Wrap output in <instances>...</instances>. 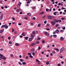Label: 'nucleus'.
I'll list each match as a JSON object with an SVG mask.
<instances>
[{
    "mask_svg": "<svg viewBox=\"0 0 66 66\" xmlns=\"http://www.w3.org/2000/svg\"><path fill=\"white\" fill-rule=\"evenodd\" d=\"M8 38V39H9V40H10V39H11V38L10 37H9Z\"/></svg>",
    "mask_w": 66,
    "mask_h": 66,
    "instance_id": "nucleus-60",
    "label": "nucleus"
},
{
    "mask_svg": "<svg viewBox=\"0 0 66 66\" xmlns=\"http://www.w3.org/2000/svg\"><path fill=\"white\" fill-rule=\"evenodd\" d=\"M0 58H1L2 59H3V60H6V58L4 57L3 56V55L0 54Z\"/></svg>",
    "mask_w": 66,
    "mask_h": 66,
    "instance_id": "nucleus-1",
    "label": "nucleus"
},
{
    "mask_svg": "<svg viewBox=\"0 0 66 66\" xmlns=\"http://www.w3.org/2000/svg\"><path fill=\"white\" fill-rule=\"evenodd\" d=\"M17 33L16 31H14V33H15V34H17Z\"/></svg>",
    "mask_w": 66,
    "mask_h": 66,
    "instance_id": "nucleus-63",
    "label": "nucleus"
},
{
    "mask_svg": "<svg viewBox=\"0 0 66 66\" xmlns=\"http://www.w3.org/2000/svg\"><path fill=\"white\" fill-rule=\"evenodd\" d=\"M52 18H55V17L53 15L52 16Z\"/></svg>",
    "mask_w": 66,
    "mask_h": 66,
    "instance_id": "nucleus-19",
    "label": "nucleus"
},
{
    "mask_svg": "<svg viewBox=\"0 0 66 66\" xmlns=\"http://www.w3.org/2000/svg\"><path fill=\"white\" fill-rule=\"evenodd\" d=\"M62 13H63V12L62 11L60 12V14H62Z\"/></svg>",
    "mask_w": 66,
    "mask_h": 66,
    "instance_id": "nucleus-53",
    "label": "nucleus"
},
{
    "mask_svg": "<svg viewBox=\"0 0 66 66\" xmlns=\"http://www.w3.org/2000/svg\"><path fill=\"white\" fill-rule=\"evenodd\" d=\"M27 15L28 16H31V13H27Z\"/></svg>",
    "mask_w": 66,
    "mask_h": 66,
    "instance_id": "nucleus-12",
    "label": "nucleus"
},
{
    "mask_svg": "<svg viewBox=\"0 0 66 66\" xmlns=\"http://www.w3.org/2000/svg\"><path fill=\"white\" fill-rule=\"evenodd\" d=\"M56 33H59V31L58 29H57L56 30Z\"/></svg>",
    "mask_w": 66,
    "mask_h": 66,
    "instance_id": "nucleus-22",
    "label": "nucleus"
},
{
    "mask_svg": "<svg viewBox=\"0 0 66 66\" xmlns=\"http://www.w3.org/2000/svg\"><path fill=\"white\" fill-rule=\"evenodd\" d=\"M22 35H23V36H24V33H23L22 34Z\"/></svg>",
    "mask_w": 66,
    "mask_h": 66,
    "instance_id": "nucleus-52",
    "label": "nucleus"
},
{
    "mask_svg": "<svg viewBox=\"0 0 66 66\" xmlns=\"http://www.w3.org/2000/svg\"><path fill=\"white\" fill-rule=\"evenodd\" d=\"M60 57L61 59H62V58L63 57L62 56H60Z\"/></svg>",
    "mask_w": 66,
    "mask_h": 66,
    "instance_id": "nucleus-42",
    "label": "nucleus"
},
{
    "mask_svg": "<svg viewBox=\"0 0 66 66\" xmlns=\"http://www.w3.org/2000/svg\"><path fill=\"white\" fill-rule=\"evenodd\" d=\"M40 38H39V37H38V38H37V39L38 40H40Z\"/></svg>",
    "mask_w": 66,
    "mask_h": 66,
    "instance_id": "nucleus-34",
    "label": "nucleus"
},
{
    "mask_svg": "<svg viewBox=\"0 0 66 66\" xmlns=\"http://www.w3.org/2000/svg\"><path fill=\"white\" fill-rule=\"evenodd\" d=\"M9 44H12V43L11 42V41H10L9 42Z\"/></svg>",
    "mask_w": 66,
    "mask_h": 66,
    "instance_id": "nucleus-50",
    "label": "nucleus"
},
{
    "mask_svg": "<svg viewBox=\"0 0 66 66\" xmlns=\"http://www.w3.org/2000/svg\"><path fill=\"white\" fill-rule=\"evenodd\" d=\"M35 33H36V32H35V31H34L32 32L33 34H35Z\"/></svg>",
    "mask_w": 66,
    "mask_h": 66,
    "instance_id": "nucleus-26",
    "label": "nucleus"
},
{
    "mask_svg": "<svg viewBox=\"0 0 66 66\" xmlns=\"http://www.w3.org/2000/svg\"><path fill=\"white\" fill-rule=\"evenodd\" d=\"M33 20H35L36 19V18L35 17H33L32 18Z\"/></svg>",
    "mask_w": 66,
    "mask_h": 66,
    "instance_id": "nucleus-37",
    "label": "nucleus"
},
{
    "mask_svg": "<svg viewBox=\"0 0 66 66\" xmlns=\"http://www.w3.org/2000/svg\"><path fill=\"white\" fill-rule=\"evenodd\" d=\"M47 18L48 19H52V16H51L49 15L48 16Z\"/></svg>",
    "mask_w": 66,
    "mask_h": 66,
    "instance_id": "nucleus-4",
    "label": "nucleus"
},
{
    "mask_svg": "<svg viewBox=\"0 0 66 66\" xmlns=\"http://www.w3.org/2000/svg\"><path fill=\"white\" fill-rule=\"evenodd\" d=\"M7 26V24H5V25H2V28H5V26Z\"/></svg>",
    "mask_w": 66,
    "mask_h": 66,
    "instance_id": "nucleus-7",
    "label": "nucleus"
},
{
    "mask_svg": "<svg viewBox=\"0 0 66 66\" xmlns=\"http://www.w3.org/2000/svg\"><path fill=\"white\" fill-rule=\"evenodd\" d=\"M59 25V24H57L55 26L56 27H58Z\"/></svg>",
    "mask_w": 66,
    "mask_h": 66,
    "instance_id": "nucleus-35",
    "label": "nucleus"
},
{
    "mask_svg": "<svg viewBox=\"0 0 66 66\" xmlns=\"http://www.w3.org/2000/svg\"><path fill=\"white\" fill-rule=\"evenodd\" d=\"M26 59H28V56H27L26 57Z\"/></svg>",
    "mask_w": 66,
    "mask_h": 66,
    "instance_id": "nucleus-64",
    "label": "nucleus"
},
{
    "mask_svg": "<svg viewBox=\"0 0 66 66\" xmlns=\"http://www.w3.org/2000/svg\"><path fill=\"white\" fill-rule=\"evenodd\" d=\"M24 19H26V20H28V18H27V17H24Z\"/></svg>",
    "mask_w": 66,
    "mask_h": 66,
    "instance_id": "nucleus-28",
    "label": "nucleus"
},
{
    "mask_svg": "<svg viewBox=\"0 0 66 66\" xmlns=\"http://www.w3.org/2000/svg\"><path fill=\"white\" fill-rule=\"evenodd\" d=\"M4 30H0V33H3V32Z\"/></svg>",
    "mask_w": 66,
    "mask_h": 66,
    "instance_id": "nucleus-17",
    "label": "nucleus"
},
{
    "mask_svg": "<svg viewBox=\"0 0 66 66\" xmlns=\"http://www.w3.org/2000/svg\"><path fill=\"white\" fill-rule=\"evenodd\" d=\"M20 11V9H17V11L18 12H19V11Z\"/></svg>",
    "mask_w": 66,
    "mask_h": 66,
    "instance_id": "nucleus-23",
    "label": "nucleus"
},
{
    "mask_svg": "<svg viewBox=\"0 0 66 66\" xmlns=\"http://www.w3.org/2000/svg\"><path fill=\"white\" fill-rule=\"evenodd\" d=\"M35 9H36V7H34L33 8V10H35Z\"/></svg>",
    "mask_w": 66,
    "mask_h": 66,
    "instance_id": "nucleus-48",
    "label": "nucleus"
},
{
    "mask_svg": "<svg viewBox=\"0 0 66 66\" xmlns=\"http://www.w3.org/2000/svg\"><path fill=\"white\" fill-rule=\"evenodd\" d=\"M30 1H28L27 2V3H28V4H29V3H30Z\"/></svg>",
    "mask_w": 66,
    "mask_h": 66,
    "instance_id": "nucleus-46",
    "label": "nucleus"
},
{
    "mask_svg": "<svg viewBox=\"0 0 66 66\" xmlns=\"http://www.w3.org/2000/svg\"><path fill=\"white\" fill-rule=\"evenodd\" d=\"M59 22L60 23V22H61V20H57L56 21V22H57H57Z\"/></svg>",
    "mask_w": 66,
    "mask_h": 66,
    "instance_id": "nucleus-5",
    "label": "nucleus"
},
{
    "mask_svg": "<svg viewBox=\"0 0 66 66\" xmlns=\"http://www.w3.org/2000/svg\"><path fill=\"white\" fill-rule=\"evenodd\" d=\"M57 20H56V19H54V21L55 22H56V21Z\"/></svg>",
    "mask_w": 66,
    "mask_h": 66,
    "instance_id": "nucleus-49",
    "label": "nucleus"
},
{
    "mask_svg": "<svg viewBox=\"0 0 66 66\" xmlns=\"http://www.w3.org/2000/svg\"><path fill=\"white\" fill-rule=\"evenodd\" d=\"M22 65H26V62H23L22 63Z\"/></svg>",
    "mask_w": 66,
    "mask_h": 66,
    "instance_id": "nucleus-24",
    "label": "nucleus"
},
{
    "mask_svg": "<svg viewBox=\"0 0 66 66\" xmlns=\"http://www.w3.org/2000/svg\"><path fill=\"white\" fill-rule=\"evenodd\" d=\"M30 36L31 37H32V39H34V35H33L32 34H31Z\"/></svg>",
    "mask_w": 66,
    "mask_h": 66,
    "instance_id": "nucleus-6",
    "label": "nucleus"
},
{
    "mask_svg": "<svg viewBox=\"0 0 66 66\" xmlns=\"http://www.w3.org/2000/svg\"><path fill=\"white\" fill-rule=\"evenodd\" d=\"M63 27H62V29H63V30H65V26H64Z\"/></svg>",
    "mask_w": 66,
    "mask_h": 66,
    "instance_id": "nucleus-31",
    "label": "nucleus"
},
{
    "mask_svg": "<svg viewBox=\"0 0 66 66\" xmlns=\"http://www.w3.org/2000/svg\"><path fill=\"white\" fill-rule=\"evenodd\" d=\"M44 14V12H40L39 13V15H42L43 14Z\"/></svg>",
    "mask_w": 66,
    "mask_h": 66,
    "instance_id": "nucleus-8",
    "label": "nucleus"
},
{
    "mask_svg": "<svg viewBox=\"0 0 66 66\" xmlns=\"http://www.w3.org/2000/svg\"><path fill=\"white\" fill-rule=\"evenodd\" d=\"M28 38L29 37H25V40H27V39H28Z\"/></svg>",
    "mask_w": 66,
    "mask_h": 66,
    "instance_id": "nucleus-14",
    "label": "nucleus"
},
{
    "mask_svg": "<svg viewBox=\"0 0 66 66\" xmlns=\"http://www.w3.org/2000/svg\"><path fill=\"white\" fill-rule=\"evenodd\" d=\"M21 24H22L21 23H19L18 24V25H19V26H20V25H21Z\"/></svg>",
    "mask_w": 66,
    "mask_h": 66,
    "instance_id": "nucleus-58",
    "label": "nucleus"
},
{
    "mask_svg": "<svg viewBox=\"0 0 66 66\" xmlns=\"http://www.w3.org/2000/svg\"><path fill=\"white\" fill-rule=\"evenodd\" d=\"M29 57H30V58H33V56H29Z\"/></svg>",
    "mask_w": 66,
    "mask_h": 66,
    "instance_id": "nucleus-43",
    "label": "nucleus"
},
{
    "mask_svg": "<svg viewBox=\"0 0 66 66\" xmlns=\"http://www.w3.org/2000/svg\"><path fill=\"white\" fill-rule=\"evenodd\" d=\"M32 40V38H30L29 39V42H31Z\"/></svg>",
    "mask_w": 66,
    "mask_h": 66,
    "instance_id": "nucleus-11",
    "label": "nucleus"
},
{
    "mask_svg": "<svg viewBox=\"0 0 66 66\" xmlns=\"http://www.w3.org/2000/svg\"><path fill=\"white\" fill-rule=\"evenodd\" d=\"M14 31V29H13L12 28V32H13Z\"/></svg>",
    "mask_w": 66,
    "mask_h": 66,
    "instance_id": "nucleus-57",
    "label": "nucleus"
},
{
    "mask_svg": "<svg viewBox=\"0 0 66 66\" xmlns=\"http://www.w3.org/2000/svg\"><path fill=\"white\" fill-rule=\"evenodd\" d=\"M15 45L16 46H18L19 45V44L18 43H16L15 44Z\"/></svg>",
    "mask_w": 66,
    "mask_h": 66,
    "instance_id": "nucleus-18",
    "label": "nucleus"
},
{
    "mask_svg": "<svg viewBox=\"0 0 66 66\" xmlns=\"http://www.w3.org/2000/svg\"><path fill=\"white\" fill-rule=\"evenodd\" d=\"M57 66H61V64H60L59 63L58 64Z\"/></svg>",
    "mask_w": 66,
    "mask_h": 66,
    "instance_id": "nucleus-54",
    "label": "nucleus"
},
{
    "mask_svg": "<svg viewBox=\"0 0 66 66\" xmlns=\"http://www.w3.org/2000/svg\"><path fill=\"white\" fill-rule=\"evenodd\" d=\"M52 53L53 54H55V52L54 51H52Z\"/></svg>",
    "mask_w": 66,
    "mask_h": 66,
    "instance_id": "nucleus-21",
    "label": "nucleus"
},
{
    "mask_svg": "<svg viewBox=\"0 0 66 66\" xmlns=\"http://www.w3.org/2000/svg\"><path fill=\"white\" fill-rule=\"evenodd\" d=\"M31 51L32 52H34V51H35V50L34 49H31Z\"/></svg>",
    "mask_w": 66,
    "mask_h": 66,
    "instance_id": "nucleus-25",
    "label": "nucleus"
},
{
    "mask_svg": "<svg viewBox=\"0 0 66 66\" xmlns=\"http://www.w3.org/2000/svg\"><path fill=\"white\" fill-rule=\"evenodd\" d=\"M12 19L13 20H15V18H12Z\"/></svg>",
    "mask_w": 66,
    "mask_h": 66,
    "instance_id": "nucleus-59",
    "label": "nucleus"
},
{
    "mask_svg": "<svg viewBox=\"0 0 66 66\" xmlns=\"http://www.w3.org/2000/svg\"><path fill=\"white\" fill-rule=\"evenodd\" d=\"M19 14L20 15H21V14H22V12H20Z\"/></svg>",
    "mask_w": 66,
    "mask_h": 66,
    "instance_id": "nucleus-41",
    "label": "nucleus"
},
{
    "mask_svg": "<svg viewBox=\"0 0 66 66\" xmlns=\"http://www.w3.org/2000/svg\"><path fill=\"white\" fill-rule=\"evenodd\" d=\"M28 55L29 56H31V54L30 53H28Z\"/></svg>",
    "mask_w": 66,
    "mask_h": 66,
    "instance_id": "nucleus-27",
    "label": "nucleus"
},
{
    "mask_svg": "<svg viewBox=\"0 0 66 66\" xmlns=\"http://www.w3.org/2000/svg\"><path fill=\"white\" fill-rule=\"evenodd\" d=\"M20 61H21V62H23V60L22 59H21L20 60Z\"/></svg>",
    "mask_w": 66,
    "mask_h": 66,
    "instance_id": "nucleus-45",
    "label": "nucleus"
},
{
    "mask_svg": "<svg viewBox=\"0 0 66 66\" xmlns=\"http://www.w3.org/2000/svg\"><path fill=\"white\" fill-rule=\"evenodd\" d=\"M10 56H12L13 57V56H14V55L12 54H11L10 55Z\"/></svg>",
    "mask_w": 66,
    "mask_h": 66,
    "instance_id": "nucleus-47",
    "label": "nucleus"
},
{
    "mask_svg": "<svg viewBox=\"0 0 66 66\" xmlns=\"http://www.w3.org/2000/svg\"><path fill=\"white\" fill-rule=\"evenodd\" d=\"M30 25L31 26H33V23H31L30 24Z\"/></svg>",
    "mask_w": 66,
    "mask_h": 66,
    "instance_id": "nucleus-56",
    "label": "nucleus"
},
{
    "mask_svg": "<svg viewBox=\"0 0 66 66\" xmlns=\"http://www.w3.org/2000/svg\"><path fill=\"white\" fill-rule=\"evenodd\" d=\"M32 55L34 56L35 55V52H33L32 53Z\"/></svg>",
    "mask_w": 66,
    "mask_h": 66,
    "instance_id": "nucleus-20",
    "label": "nucleus"
},
{
    "mask_svg": "<svg viewBox=\"0 0 66 66\" xmlns=\"http://www.w3.org/2000/svg\"><path fill=\"white\" fill-rule=\"evenodd\" d=\"M36 62H39V61L37 59H36Z\"/></svg>",
    "mask_w": 66,
    "mask_h": 66,
    "instance_id": "nucleus-38",
    "label": "nucleus"
},
{
    "mask_svg": "<svg viewBox=\"0 0 66 66\" xmlns=\"http://www.w3.org/2000/svg\"><path fill=\"white\" fill-rule=\"evenodd\" d=\"M8 27H9V26H8L6 25V26H5V28L7 29V28H8Z\"/></svg>",
    "mask_w": 66,
    "mask_h": 66,
    "instance_id": "nucleus-30",
    "label": "nucleus"
},
{
    "mask_svg": "<svg viewBox=\"0 0 66 66\" xmlns=\"http://www.w3.org/2000/svg\"><path fill=\"white\" fill-rule=\"evenodd\" d=\"M19 64V65H22V64L21 62H19L18 63Z\"/></svg>",
    "mask_w": 66,
    "mask_h": 66,
    "instance_id": "nucleus-33",
    "label": "nucleus"
},
{
    "mask_svg": "<svg viewBox=\"0 0 66 66\" xmlns=\"http://www.w3.org/2000/svg\"><path fill=\"white\" fill-rule=\"evenodd\" d=\"M42 43H45V40H43L42 41Z\"/></svg>",
    "mask_w": 66,
    "mask_h": 66,
    "instance_id": "nucleus-40",
    "label": "nucleus"
},
{
    "mask_svg": "<svg viewBox=\"0 0 66 66\" xmlns=\"http://www.w3.org/2000/svg\"><path fill=\"white\" fill-rule=\"evenodd\" d=\"M44 34L45 35H47L48 34V32L46 31L44 32Z\"/></svg>",
    "mask_w": 66,
    "mask_h": 66,
    "instance_id": "nucleus-13",
    "label": "nucleus"
},
{
    "mask_svg": "<svg viewBox=\"0 0 66 66\" xmlns=\"http://www.w3.org/2000/svg\"><path fill=\"white\" fill-rule=\"evenodd\" d=\"M3 18V15H2L1 16H0V19L1 21L2 20Z\"/></svg>",
    "mask_w": 66,
    "mask_h": 66,
    "instance_id": "nucleus-10",
    "label": "nucleus"
},
{
    "mask_svg": "<svg viewBox=\"0 0 66 66\" xmlns=\"http://www.w3.org/2000/svg\"><path fill=\"white\" fill-rule=\"evenodd\" d=\"M31 45L32 46H35V45L36 44H35V43H32Z\"/></svg>",
    "mask_w": 66,
    "mask_h": 66,
    "instance_id": "nucleus-16",
    "label": "nucleus"
},
{
    "mask_svg": "<svg viewBox=\"0 0 66 66\" xmlns=\"http://www.w3.org/2000/svg\"><path fill=\"white\" fill-rule=\"evenodd\" d=\"M60 39L61 40H64V38L63 37H61L60 38Z\"/></svg>",
    "mask_w": 66,
    "mask_h": 66,
    "instance_id": "nucleus-15",
    "label": "nucleus"
},
{
    "mask_svg": "<svg viewBox=\"0 0 66 66\" xmlns=\"http://www.w3.org/2000/svg\"><path fill=\"white\" fill-rule=\"evenodd\" d=\"M65 19V18L64 17H62L61 18V19L62 20H63Z\"/></svg>",
    "mask_w": 66,
    "mask_h": 66,
    "instance_id": "nucleus-29",
    "label": "nucleus"
},
{
    "mask_svg": "<svg viewBox=\"0 0 66 66\" xmlns=\"http://www.w3.org/2000/svg\"><path fill=\"white\" fill-rule=\"evenodd\" d=\"M46 63V64H47V65H48V64H49V63L48 62H47Z\"/></svg>",
    "mask_w": 66,
    "mask_h": 66,
    "instance_id": "nucleus-51",
    "label": "nucleus"
},
{
    "mask_svg": "<svg viewBox=\"0 0 66 66\" xmlns=\"http://www.w3.org/2000/svg\"><path fill=\"white\" fill-rule=\"evenodd\" d=\"M39 43V41H37L36 42V44H38Z\"/></svg>",
    "mask_w": 66,
    "mask_h": 66,
    "instance_id": "nucleus-32",
    "label": "nucleus"
},
{
    "mask_svg": "<svg viewBox=\"0 0 66 66\" xmlns=\"http://www.w3.org/2000/svg\"><path fill=\"white\" fill-rule=\"evenodd\" d=\"M49 11V9H46V12H47V11Z\"/></svg>",
    "mask_w": 66,
    "mask_h": 66,
    "instance_id": "nucleus-44",
    "label": "nucleus"
},
{
    "mask_svg": "<svg viewBox=\"0 0 66 66\" xmlns=\"http://www.w3.org/2000/svg\"><path fill=\"white\" fill-rule=\"evenodd\" d=\"M38 27H40V24H39L38 25Z\"/></svg>",
    "mask_w": 66,
    "mask_h": 66,
    "instance_id": "nucleus-36",
    "label": "nucleus"
},
{
    "mask_svg": "<svg viewBox=\"0 0 66 66\" xmlns=\"http://www.w3.org/2000/svg\"><path fill=\"white\" fill-rule=\"evenodd\" d=\"M47 36H48H48H49V35H50L49 34H47Z\"/></svg>",
    "mask_w": 66,
    "mask_h": 66,
    "instance_id": "nucleus-61",
    "label": "nucleus"
},
{
    "mask_svg": "<svg viewBox=\"0 0 66 66\" xmlns=\"http://www.w3.org/2000/svg\"><path fill=\"white\" fill-rule=\"evenodd\" d=\"M44 23H47V21L45 20L44 22Z\"/></svg>",
    "mask_w": 66,
    "mask_h": 66,
    "instance_id": "nucleus-39",
    "label": "nucleus"
},
{
    "mask_svg": "<svg viewBox=\"0 0 66 66\" xmlns=\"http://www.w3.org/2000/svg\"><path fill=\"white\" fill-rule=\"evenodd\" d=\"M46 30H50V29H49V28H47L46 29Z\"/></svg>",
    "mask_w": 66,
    "mask_h": 66,
    "instance_id": "nucleus-62",
    "label": "nucleus"
},
{
    "mask_svg": "<svg viewBox=\"0 0 66 66\" xmlns=\"http://www.w3.org/2000/svg\"><path fill=\"white\" fill-rule=\"evenodd\" d=\"M40 46H39L38 48V50H40Z\"/></svg>",
    "mask_w": 66,
    "mask_h": 66,
    "instance_id": "nucleus-55",
    "label": "nucleus"
},
{
    "mask_svg": "<svg viewBox=\"0 0 66 66\" xmlns=\"http://www.w3.org/2000/svg\"><path fill=\"white\" fill-rule=\"evenodd\" d=\"M53 36L55 38H56V37H57V35H53Z\"/></svg>",
    "mask_w": 66,
    "mask_h": 66,
    "instance_id": "nucleus-9",
    "label": "nucleus"
},
{
    "mask_svg": "<svg viewBox=\"0 0 66 66\" xmlns=\"http://www.w3.org/2000/svg\"><path fill=\"white\" fill-rule=\"evenodd\" d=\"M64 49H65V48L64 47H62L60 50V53H62V52H63L64 50Z\"/></svg>",
    "mask_w": 66,
    "mask_h": 66,
    "instance_id": "nucleus-2",
    "label": "nucleus"
},
{
    "mask_svg": "<svg viewBox=\"0 0 66 66\" xmlns=\"http://www.w3.org/2000/svg\"><path fill=\"white\" fill-rule=\"evenodd\" d=\"M51 23L52 24V25H54L55 23V22L54 21H51Z\"/></svg>",
    "mask_w": 66,
    "mask_h": 66,
    "instance_id": "nucleus-3",
    "label": "nucleus"
}]
</instances>
